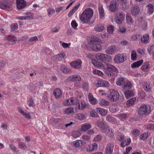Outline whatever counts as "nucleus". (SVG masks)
<instances>
[{"instance_id":"obj_40","label":"nucleus","mask_w":154,"mask_h":154,"mask_svg":"<svg viewBox=\"0 0 154 154\" xmlns=\"http://www.w3.org/2000/svg\"><path fill=\"white\" fill-rule=\"evenodd\" d=\"M132 87V85L131 82L130 81H128L126 84L123 85L122 88L123 89H125L126 88L130 89Z\"/></svg>"},{"instance_id":"obj_46","label":"nucleus","mask_w":154,"mask_h":154,"mask_svg":"<svg viewBox=\"0 0 154 154\" xmlns=\"http://www.w3.org/2000/svg\"><path fill=\"white\" fill-rule=\"evenodd\" d=\"M126 18L127 21L128 23H133V19L131 17L129 14L127 13L126 15Z\"/></svg>"},{"instance_id":"obj_6","label":"nucleus","mask_w":154,"mask_h":154,"mask_svg":"<svg viewBox=\"0 0 154 154\" xmlns=\"http://www.w3.org/2000/svg\"><path fill=\"white\" fill-rule=\"evenodd\" d=\"M95 57L97 59L105 63L110 62L112 60L111 56L104 54L98 53L96 55Z\"/></svg>"},{"instance_id":"obj_32","label":"nucleus","mask_w":154,"mask_h":154,"mask_svg":"<svg viewBox=\"0 0 154 154\" xmlns=\"http://www.w3.org/2000/svg\"><path fill=\"white\" fill-rule=\"evenodd\" d=\"M77 106H78V107L79 109L83 110L87 106V104L85 103V102L82 101L81 103L80 104L79 103H78V104H77Z\"/></svg>"},{"instance_id":"obj_16","label":"nucleus","mask_w":154,"mask_h":154,"mask_svg":"<svg viewBox=\"0 0 154 154\" xmlns=\"http://www.w3.org/2000/svg\"><path fill=\"white\" fill-rule=\"evenodd\" d=\"M85 144V143L82 140H76L73 142L72 143V145L75 147H79L82 146L84 145Z\"/></svg>"},{"instance_id":"obj_21","label":"nucleus","mask_w":154,"mask_h":154,"mask_svg":"<svg viewBox=\"0 0 154 154\" xmlns=\"http://www.w3.org/2000/svg\"><path fill=\"white\" fill-rule=\"evenodd\" d=\"M92 63L95 66L100 67L104 69V66H105V65H103L102 63L98 62L95 60H92Z\"/></svg>"},{"instance_id":"obj_52","label":"nucleus","mask_w":154,"mask_h":154,"mask_svg":"<svg viewBox=\"0 0 154 154\" xmlns=\"http://www.w3.org/2000/svg\"><path fill=\"white\" fill-rule=\"evenodd\" d=\"M114 26L112 25H109L107 27L108 32L110 34H112L114 30Z\"/></svg>"},{"instance_id":"obj_41","label":"nucleus","mask_w":154,"mask_h":154,"mask_svg":"<svg viewBox=\"0 0 154 154\" xmlns=\"http://www.w3.org/2000/svg\"><path fill=\"white\" fill-rule=\"evenodd\" d=\"M82 88L84 91H88L89 90V88L88 83L87 82L83 83Z\"/></svg>"},{"instance_id":"obj_48","label":"nucleus","mask_w":154,"mask_h":154,"mask_svg":"<svg viewBox=\"0 0 154 154\" xmlns=\"http://www.w3.org/2000/svg\"><path fill=\"white\" fill-rule=\"evenodd\" d=\"M106 120L109 122H113L115 121V118L110 115H107L106 117Z\"/></svg>"},{"instance_id":"obj_53","label":"nucleus","mask_w":154,"mask_h":154,"mask_svg":"<svg viewBox=\"0 0 154 154\" xmlns=\"http://www.w3.org/2000/svg\"><path fill=\"white\" fill-rule=\"evenodd\" d=\"M119 118L121 119H125L127 118V115L125 113H120L118 115Z\"/></svg>"},{"instance_id":"obj_59","label":"nucleus","mask_w":154,"mask_h":154,"mask_svg":"<svg viewBox=\"0 0 154 154\" xmlns=\"http://www.w3.org/2000/svg\"><path fill=\"white\" fill-rule=\"evenodd\" d=\"M19 147L23 150H25L27 148V146L25 143H24L21 142L19 144Z\"/></svg>"},{"instance_id":"obj_33","label":"nucleus","mask_w":154,"mask_h":154,"mask_svg":"<svg viewBox=\"0 0 154 154\" xmlns=\"http://www.w3.org/2000/svg\"><path fill=\"white\" fill-rule=\"evenodd\" d=\"M118 106L116 105H113L109 108V110L112 112H114L118 110Z\"/></svg>"},{"instance_id":"obj_42","label":"nucleus","mask_w":154,"mask_h":154,"mask_svg":"<svg viewBox=\"0 0 154 154\" xmlns=\"http://www.w3.org/2000/svg\"><path fill=\"white\" fill-rule=\"evenodd\" d=\"M81 135L80 131H74L72 134V136L74 138H76L79 137Z\"/></svg>"},{"instance_id":"obj_37","label":"nucleus","mask_w":154,"mask_h":154,"mask_svg":"<svg viewBox=\"0 0 154 154\" xmlns=\"http://www.w3.org/2000/svg\"><path fill=\"white\" fill-rule=\"evenodd\" d=\"M148 34H146L144 35L143 37L141 36L140 40L142 42L147 43L149 39V37Z\"/></svg>"},{"instance_id":"obj_50","label":"nucleus","mask_w":154,"mask_h":154,"mask_svg":"<svg viewBox=\"0 0 154 154\" xmlns=\"http://www.w3.org/2000/svg\"><path fill=\"white\" fill-rule=\"evenodd\" d=\"M101 82V87H107L109 86V82L106 81L102 79Z\"/></svg>"},{"instance_id":"obj_12","label":"nucleus","mask_w":154,"mask_h":154,"mask_svg":"<svg viewBox=\"0 0 154 154\" xmlns=\"http://www.w3.org/2000/svg\"><path fill=\"white\" fill-rule=\"evenodd\" d=\"M103 132L105 133L108 136L111 137H112L114 135L112 130L110 128V127L107 125L104 128L103 130Z\"/></svg>"},{"instance_id":"obj_39","label":"nucleus","mask_w":154,"mask_h":154,"mask_svg":"<svg viewBox=\"0 0 154 154\" xmlns=\"http://www.w3.org/2000/svg\"><path fill=\"white\" fill-rule=\"evenodd\" d=\"M136 101V99L135 97L131 98L127 100V104L128 105L132 106L133 105Z\"/></svg>"},{"instance_id":"obj_55","label":"nucleus","mask_w":154,"mask_h":154,"mask_svg":"<svg viewBox=\"0 0 154 154\" xmlns=\"http://www.w3.org/2000/svg\"><path fill=\"white\" fill-rule=\"evenodd\" d=\"M141 37V36L140 35V34H136L135 35H133L132 36V39L134 40H139Z\"/></svg>"},{"instance_id":"obj_60","label":"nucleus","mask_w":154,"mask_h":154,"mask_svg":"<svg viewBox=\"0 0 154 154\" xmlns=\"http://www.w3.org/2000/svg\"><path fill=\"white\" fill-rule=\"evenodd\" d=\"M93 72L94 74H97L100 76H101L103 75V72L99 70L94 69L93 70Z\"/></svg>"},{"instance_id":"obj_35","label":"nucleus","mask_w":154,"mask_h":154,"mask_svg":"<svg viewBox=\"0 0 154 154\" xmlns=\"http://www.w3.org/2000/svg\"><path fill=\"white\" fill-rule=\"evenodd\" d=\"M8 2L5 1L0 2V8L4 9L7 8Z\"/></svg>"},{"instance_id":"obj_4","label":"nucleus","mask_w":154,"mask_h":154,"mask_svg":"<svg viewBox=\"0 0 154 154\" xmlns=\"http://www.w3.org/2000/svg\"><path fill=\"white\" fill-rule=\"evenodd\" d=\"M100 40L97 38H93L90 41L89 44L91 49L93 51H98L101 50V46L99 44Z\"/></svg>"},{"instance_id":"obj_45","label":"nucleus","mask_w":154,"mask_h":154,"mask_svg":"<svg viewBox=\"0 0 154 154\" xmlns=\"http://www.w3.org/2000/svg\"><path fill=\"white\" fill-rule=\"evenodd\" d=\"M148 137V133L146 132L141 134L140 136V139L144 140H146Z\"/></svg>"},{"instance_id":"obj_3","label":"nucleus","mask_w":154,"mask_h":154,"mask_svg":"<svg viewBox=\"0 0 154 154\" xmlns=\"http://www.w3.org/2000/svg\"><path fill=\"white\" fill-rule=\"evenodd\" d=\"M105 94L111 102H116L119 97V93L116 90L113 89L110 90L107 94Z\"/></svg>"},{"instance_id":"obj_13","label":"nucleus","mask_w":154,"mask_h":154,"mask_svg":"<svg viewBox=\"0 0 154 154\" xmlns=\"http://www.w3.org/2000/svg\"><path fill=\"white\" fill-rule=\"evenodd\" d=\"M82 62L80 60H78L72 62L70 63V66L75 69H79L81 67Z\"/></svg>"},{"instance_id":"obj_17","label":"nucleus","mask_w":154,"mask_h":154,"mask_svg":"<svg viewBox=\"0 0 154 154\" xmlns=\"http://www.w3.org/2000/svg\"><path fill=\"white\" fill-rule=\"evenodd\" d=\"M53 94L55 98L57 99H59L62 95L61 90L58 88L55 89L53 91Z\"/></svg>"},{"instance_id":"obj_31","label":"nucleus","mask_w":154,"mask_h":154,"mask_svg":"<svg viewBox=\"0 0 154 154\" xmlns=\"http://www.w3.org/2000/svg\"><path fill=\"white\" fill-rule=\"evenodd\" d=\"M91 127V125L90 124H84L81 127V130L83 131H85L90 129Z\"/></svg>"},{"instance_id":"obj_58","label":"nucleus","mask_w":154,"mask_h":154,"mask_svg":"<svg viewBox=\"0 0 154 154\" xmlns=\"http://www.w3.org/2000/svg\"><path fill=\"white\" fill-rule=\"evenodd\" d=\"M100 104L102 105L106 106L108 105L109 104V102L105 100L102 99L100 102Z\"/></svg>"},{"instance_id":"obj_38","label":"nucleus","mask_w":154,"mask_h":154,"mask_svg":"<svg viewBox=\"0 0 154 154\" xmlns=\"http://www.w3.org/2000/svg\"><path fill=\"white\" fill-rule=\"evenodd\" d=\"M124 79L122 77H120L117 79L116 83L117 85L121 86L124 83Z\"/></svg>"},{"instance_id":"obj_56","label":"nucleus","mask_w":154,"mask_h":154,"mask_svg":"<svg viewBox=\"0 0 154 154\" xmlns=\"http://www.w3.org/2000/svg\"><path fill=\"white\" fill-rule=\"evenodd\" d=\"M50 121L51 123H57L61 121V119L59 118H52L50 119Z\"/></svg>"},{"instance_id":"obj_11","label":"nucleus","mask_w":154,"mask_h":154,"mask_svg":"<svg viewBox=\"0 0 154 154\" xmlns=\"http://www.w3.org/2000/svg\"><path fill=\"white\" fill-rule=\"evenodd\" d=\"M114 147V144L111 143L107 144L105 148L106 154H111L113 152Z\"/></svg>"},{"instance_id":"obj_15","label":"nucleus","mask_w":154,"mask_h":154,"mask_svg":"<svg viewBox=\"0 0 154 154\" xmlns=\"http://www.w3.org/2000/svg\"><path fill=\"white\" fill-rule=\"evenodd\" d=\"M117 2L116 1H112L110 2L109 9L111 12H115L117 9Z\"/></svg>"},{"instance_id":"obj_5","label":"nucleus","mask_w":154,"mask_h":154,"mask_svg":"<svg viewBox=\"0 0 154 154\" xmlns=\"http://www.w3.org/2000/svg\"><path fill=\"white\" fill-rule=\"evenodd\" d=\"M150 112V107L146 105H142L137 111L138 115L141 116H148Z\"/></svg>"},{"instance_id":"obj_34","label":"nucleus","mask_w":154,"mask_h":154,"mask_svg":"<svg viewBox=\"0 0 154 154\" xmlns=\"http://www.w3.org/2000/svg\"><path fill=\"white\" fill-rule=\"evenodd\" d=\"M94 29L95 31L101 32L105 29V28L103 25H97L95 26Z\"/></svg>"},{"instance_id":"obj_44","label":"nucleus","mask_w":154,"mask_h":154,"mask_svg":"<svg viewBox=\"0 0 154 154\" xmlns=\"http://www.w3.org/2000/svg\"><path fill=\"white\" fill-rule=\"evenodd\" d=\"M7 39L11 42H14L17 41V38L13 35H9L7 38Z\"/></svg>"},{"instance_id":"obj_9","label":"nucleus","mask_w":154,"mask_h":154,"mask_svg":"<svg viewBox=\"0 0 154 154\" xmlns=\"http://www.w3.org/2000/svg\"><path fill=\"white\" fill-rule=\"evenodd\" d=\"M140 9L139 6L137 5H134L131 8V14L133 16H136L139 14Z\"/></svg>"},{"instance_id":"obj_1","label":"nucleus","mask_w":154,"mask_h":154,"mask_svg":"<svg viewBox=\"0 0 154 154\" xmlns=\"http://www.w3.org/2000/svg\"><path fill=\"white\" fill-rule=\"evenodd\" d=\"M93 11L89 8L85 10L81 14L80 19L83 23H88L93 15Z\"/></svg>"},{"instance_id":"obj_57","label":"nucleus","mask_w":154,"mask_h":154,"mask_svg":"<svg viewBox=\"0 0 154 154\" xmlns=\"http://www.w3.org/2000/svg\"><path fill=\"white\" fill-rule=\"evenodd\" d=\"M97 112L93 110L90 112L91 116L93 117L97 118L99 116Z\"/></svg>"},{"instance_id":"obj_19","label":"nucleus","mask_w":154,"mask_h":154,"mask_svg":"<svg viewBox=\"0 0 154 154\" xmlns=\"http://www.w3.org/2000/svg\"><path fill=\"white\" fill-rule=\"evenodd\" d=\"M97 126L102 130H103L107 125L106 123L103 119L99 120L97 122Z\"/></svg>"},{"instance_id":"obj_8","label":"nucleus","mask_w":154,"mask_h":154,"mask_svg":"<svg viewBox=\"0 0 154 154\" xmlns=\"http://www.w3.org/2000/svg\"><path fill=\"white\" fill-rule=\"evenodd\" d=\"M125 16V14L122 12L116 14L115 16V22L117 24L121 23L124 20Z\"/></svg>"},{"instance_id":"obj_10","label":"nucleus","mask_w":154,"mask_h":154,"mask_svg":"<svg viewBox=\"0 0 154 154\" xmlns=\"http://www.w3.org/2000/svg\"><path fill=\"white\" fill-rule=\"evenodd\" d=\"M17 7L19 9L23 8L26 5V2L24 0H16Z\"/></svg>"},{"instance_id":"obj_51","label":"nucleus","mask_w":154,"mask_h":154,"mask_svg":"<svg viewBox=\"0 0 154 154\" xmlns=\"http://www.w3.org/2000/svg\"><path fill=\"white\" fill-rule=\"evenodd\" d=\"M131 58L132 60H135L137 58L136 52L134 50H133L131 51Z\"/></svg>"},{"instance_id":"obj_62","label":"nucleus","mask_w":154,"mask_h":154,"mask_svg":"<svg viewBox=\"0 0 154 154\" xmlns=\"http://www.w3.org/2000/svg\"><path fill=\"white\" fill-rule=\"evenodd\" d=\"M102 138V135H98L94 137V140L95 141H99L101 140Z\"/></svg>"},{"instance_id":"obj_63","label":"nucleus","mask_w":154,"mask_h":154,"mask_svg":"<svg viewBox=\"0 0 154 154\" xmlns=\"http://www.w3.org/2000/svg\"><path fill=\"white\" fill-rule=\"evenodd\" d=\"M11 29L12 31H14L18 28V25L17 23L11 25Z\"/></svg>"},{"instance_id":"obj_26","label":"nucleus","mask_w":154,"mask_h":154,"mask_svg":"<svg viewBox=\"0 0 154 154\" xmlns=\"http://www.w3.org/2000/svg\"><path fill=\"white\" fill-rule=\"evenodd\" d=\"M88 98L91 103L92 104H95L97 103V100L94 98L91 93H90L88 96Z\"/></svg>"},{"instance_id":"obj_20","label":"nucleus","mask_w":154,"mask_h":154,"mask_svg":"<svg viewBox=\"0 0 154 154\" xmlns=\"http://www.w3.org/2000/svg\"><path fill=\"white\" fill-rule=\"evenodd\" d=\"M96 111L97 112L100 114L102 116L106 115L108 112L107 110L101 108H97L96 109Z\"/></svg>"},{"instance_id":"obj_23","label":"nucleus","mask_w":154,"mask_h":154,"mask_svg":"<svg viewBox=\"0 0 154 154\" xmlns=\"http://www.w3.org/2000/svg\"><path fill=\"white\" fill-rule=\"evenodd\" d=\"M144 90L147 91H149L151 90L152 86L149 82H144L143 84Z\"/></svg>"},{"instance_id":"obj_18","label":"nucleus","mask_w":154,"mask_h":154,"mask_svg":"<svg viewBox=\"0 0 154 154\" xmlns=\"http://www.w3.org/2000/svg\"><path fill=\"white\" fill-rule=\"evenodd\" d=\"M81 80L80 76L77 75H72L69 77L67 78L68 81H79Z\"/></svg>"},{"instance_id":"obj_54","label":"nucleus","mask_w":154,"mask_h":154,"mask_svg":"<svg viewBox=\"0 0 154 154\" xmlns=\"http://www.w3.org/2000/svg\"><path fill=\"white\" fill-rule=\"evenodd\" d=\"M102 79H97L94 83V85L97 87H101Z\"/></svg>"},{"instance_id":"obj_27","label":"nucleus","mask_w":154,"mask_h":154,"mask_svg":"<svg viewBox=\"0 0 154 154\" xmlns=\"http://www.w3.org/2000/svg\"><path fill=\"white\" fill-rule=\"evenodd\" d=\"M150 68L149 65L147 62L145 63L141 67V69L144 72L148 71Z\"/></svg>"},{"instance_id":"obj_43","label":"nucleus","mask_w":154,"mask_h":154,"mask_svg":"<svg viewBox=\"0 0 154 154\" xmlns=\"http://www.w3.org/2000/svg\"><path fill=\"white\" fill-rule=\"evenodd\" d=\"M98 10L100 17L103 18L104 17V12L103 9L102 7L99 8Z\"/></svg>"},{"instance_id":"obj_61","label":"nucleus","mask_w":154,"mask_h":154,"mask_svg":"<svg viewBox=\"0 0 154 154\" xmlns=\"http://www.w3.org/2000/svg\"><path fill=\"white\" fill-rule=\"evenodd\" d=\"M76 118L80 120H81L84 119V116L81 113H79L76 116Z\"/></svg>"},{"instance_id":"obj_29","label":"nucleus","mask_w":154,"mask_h":154,"mask_svg":"<svg viewBox=\"0 0 154 154\" xmlns=\"http://www.w3.org/2000/svg\"><path fill=\"white\" fill-rule=\"evenodd\" d=\"M125 95L126 97L128 99L130 97H133L134 94L133 92L132 91L127 90L125 92Z\"/></svg>"},{"instance_id":"obj_30","label":"nucleus","mask_w":154,"mask_h":154,"mask_svg":"<svg viewBox=\"0 0 154 154\" xmlns=\"http://www.w3.org/2000/svg\"><path fill=\"white\" fill-rule=\"evenodd\" d=\"M131 142V140L130 138H128L126 140H123V141L121 143V146L122 147H124L129 144Z\"/></svg>"},{"instance_id":"obj_28","label":"nucleus","mask_w":154,"mask_h":154,"mask_svg":"<svg viewBox=\"0 0 154 154\" xmlns=\"http://www.w3.org/2000/svg\"><path fill=\"white\" fill-rule=\"evenodd\" d=\"M147 8V12L149 14L151 15L152 14L154 10V7L152 4H150L146 6Z\"/></svg>"},{"instance_id":"obj_47","label":"nucleus","mask_w":154,"mask_h":154,"mask_svg":"<svg viewBox=\"0 0 154 154\" xmlns=\"http://www.w3.org/2000/svg\"><path fill=\"white\" fill-rule=\"evenodd\" d=\"M74 112V109L72 108H69L65 110V113L68 115Z\"/></svg>"},{"instance_id":"obj_64","label":"nucleus","mask_w":154,"mask_h":154,"mask_svg":"<svg viewBox=\"0 0 154 154\" xmlns=\"http://www.w3.org/2000/svg\"><path fill=\"white\" fill-rule=\"evenodd\" d=\"M146 128L148 130H154V124H150L147 125Z\"/></svg>"},{"instance_id":"obj_7","label":"nucleus","mask_w":154,"mask_h":154,"mask_svg":"<svg viewBox=\"0 0 154 154\" xmlns=\"http://www.w3.org/2000/svg\"><path fill=\"white\" fill-rule=\"evenodd\" d=\"M127 58L125 54H119L115 56L114 61L116 63H122L126 61Z\"/></svg>"},{"instance_id":"obj_25","label":"nucleus","mask_w":154,"mask_h":154,"mask_svg":"<svg viewBox=\"0 0 154 154\" xmlns=\"http://www.w3.org/2000/svg\"><path fill=\"white\" fill-rule=\"evenodd\" d=\"M143 62V60H140L133 63L131 65V67L132 68H134L136 67H137L141 66Z\"/></svg>"},{"instance_id":"obj_2","label":"nucleus","mask_w":154,"mask_h":154,"mask_svg":"<svg viewBox=\"0 0 154 154\" xmlns=\"http://www.w3.org/2000/svg\"><path fill=\"white\" fill-rule=\"evenodd\" d=\"M104 67L106 74L110 76H116L119 72L115 67L110 64H106Z\"/></svg>"},{"instance_id":"obj_22","label":"nucleus","mask_w":154,"mask_h":154,"mask_svg":"<svg viewBox=\"0 0 154 154\" xmlns=\"http://www.w3.org/2000/svg\"><path fill=\"white\" fill-rule=\"evenodd\" d=\"M97 147V144L94 143L89 146L87 148V151L91 152L96 149Z\"/></svg>"},{"instance_id":"obj_36","label":"nucleus","mask_w":154,"mask_h":154,"mask_svg":"<svg viewBox=\"0 0 154 154\" xmlns=\"http://www.w3.org/2000/svg\"><path fill=\"white\" fill-rule=\"evenodd\" d=\"M61 70L63 72L65 73H67L70 71V70L64 65L61 66Z\"/></svg>"},{"instance_id":"obj_49","label":"nucleus","mask_w":154,"mask_h":154,"mask_svg":"<svg viewBox=\"0 0 154 154\" xmlns=\"http://www.w3.org/2000/svg\"><path fill=\"white\" fill-rule=\"evenodd\" d=\"M78 100L76 97H73L70 99V104H76L78 103Z\"/></svg>"},{"instance_id":"obj_24","label":"nucleus","mask_w":154,"mask_h":154,"mask_svg":"<svg viewBox=\"0 0 154 154\" xmlns=\"http://www.w3.org/2000/svg\"><path fill=\"white\" fill-rule=\"evenodd\" d=\"M80 4V3H79L78 5L73 7L72 10L68 13V16L69 17H70L79 8Z\"/></svg>"},{"instance_id":"obj_14","label":"nucleus","mask_w":154,"mask_h":154,"mask_svg":"<svg viewBox=\"0 0 154 154\" xmlns=\"http://www.w3.org/2000/svg\"><path fill=\"white\" fill-rule=\"evenodd\" d=\"M116 50V47L114 45H111L106 50L105 52L107 54H112L115 52Z\"/></svg>"}]
</instances>
